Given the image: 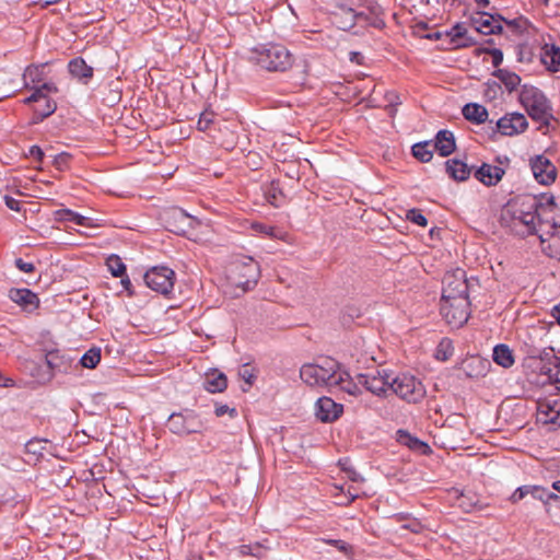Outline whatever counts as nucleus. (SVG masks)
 I'll list each match as a JSON object with an SVG mask.
<instances>
[{"mask_svg":"<svg viewBox=\"0 0 560 560\" xmlns=\"http://www.w3.org/2000/svg\"><path fill=\"white\" fill-rule=\"evenodd\" d=\"M540 206L541 203L534 197H516L504 206L501 220L517 233L536 234L539 221L537 211Z\"/></svg>","mask_w":560,"mask_h":560,"instance_id":"nucleus-1","label":"nucleus"},{"mask_svg":"<svg viewBox=\"0 0 560 560\" xmlns=\"http://www.w3.org/2000/svg\"><path fill=\"white\" fill-rule=\"evenodd\" d=\"M529 166L535 179L545 186L555 183L557 178V168L551 161L544 154L535 155L529 160Z\"/></svg>","mask_w":560,"mask_h":560,"instance_id":"nucleus-15","label":"nucleus"},{"mask_svg":"<svg viewBox=\"0 0 560 560\" xmlns=\"http://www.w3.org/2000/svg\"><path fill=\"white\" fill-rule=\"evenodd\" d=\"M37 91H39L43 98H48L47 95L49 93H57L58 88L54 82H45L39 86H35Z\"/></svg>","mask_w":560,"mask_h":560,"instance_id":"nucleus-52","label":"nucleus"},{"mask_svg":"<svg viewBox=\"0 0 560 560\" xmlns=\"http://www.w3.org/2000/svg\"><path fill=\"white\" fill-rule=\"evenodd\" d=\"M402 528L408 529V530H410L412 533H420L422 526L418 522H411V523L402 525Z\"/></svg>","mask_w":560,"mask_h":560,"instance_id":"nucleus-63","label":"nucleus"},{"mask_svg":"<svg viewBox=\"0 0 560 560\" xmlns=\"http://www.w3.org/2000/svg\"><path fill=\"white\" fill-rule=\"evenodd\" d=\"M454 353V346L451 339L443 338L436 347L435 358L439 361H447Z\"/></svg>","mask_w":560,"mask_h":560,"instance_id":"nucleus-41","label":"nucleus"},{"mask_svg":"<svg viewBox=\"0 0 560 560\" xmlns=\"http://www.w3.org/2000/svg\"><path fill=\"white\" fill-rule=\"evenodd\" d=\"M349 60L352 63L361 66V65L364 63V56L360 51H350L349 52Z\"/></svg>","mask_w":560,"mask_h":560,"instance_id":"nucleus-58","label":"nucleus"},{"mask_svg":"<svg viewBox=\"0 0 560 560\" xmlns=\"http://www.w3.org/2000/svg\"><path fill=\"white\" fill-rule=\"evenodd\" d=\"M446 173L454 180L464 182L469 178L471 168L459 159H451L445 162Z\"/></svg>","mask_w":560,"mask_h":560,"instance_id":"nucleus-26","label":"nucleus"},{"mask_svg":"<svg viewBox=\"0 0 560 560\" xmlns=\"http://www.w3.org/2000/svg\"><path fill=\"white\" fill-rule=\"evenodd\" d=\"M15 92L14 81L7 78L5 73L0 72V98L11 96Z\"/></svg>","mask_w":560,"mask_h":560,"instance_id":"nucleus-43","label":"nucleus"},{"mask_svg":"<svg viewBox=\"0 0 560 560\" xmlns=\"http://www.w3.org/2000/svg\"><path fill=\"white\" fill-rule=\"evenodd\" d=\"M101 361V349L92 348L88 350L80 359L78 366L81 365L86 369H94Z\"/></svg>","mask_w":560,"mask_h":560,"instance_id":"nucleus-40","label":"nucleus"},{"mask_svg":"<svg viewBox=\"0 0 560 560\" xmlns=\"http://www.w3.org/2000/svg\"><path fill=\"white\" fill-rule=\"evenodd\" d=\"M362 0H330L332 23L342 31H350L355 26V18H362V14H355V10Z\"/></svg>","mask_w":560,"mask_h":560,"instance_id":"nucleus-7","label":"nucleus"},{"mask_svg":"<svg viewBox=\"0 0 560 560\" xmlns=\"http://www.w3.org/2000/svg\"><path fill=\"white\" fill-rule=\"evenodd\" d=\"M520 101L534 120L548 122V119L551 117V106L546 95L539 89L524 85Z\"/></svg>","mask_w":560,"mask_h":560,"instance_id":"nucleus-4","label":"nucleus"},{"mask_svg":"<svg viewBox=\"0 0 560 560\" xmlns=\"http://www.w3.org/2000/svg\"><path fill=\"white\" fill-rule=\"evenodd\" d=\"M45 362L51 373L69 374L78 368L70 354L60 350L48 351L45 355Z\"/></svg>","mask_w":560,"mask_h":560,"instance_id":"nucleus-18","label":"nucleus"},{"mask_svg":"<svg viewBox=\"0 0 560 560\" xmlns=\"http://www.w3.org/2000/svg\"><path fill=\"white\" fill-rule=\"evenodd\" d=\"M30 155L37 161H42L44 158V152L38 145H33L30 148Z\"/></svg>","mask_w":560,"mask_h":560,"instance_id":"nucleus-61","label":"nucleus"},{"mask_svg":"<svg viewBox=\"0 0 560 560\" xmlns=\"http://www.w3.org/2000/svg\"><path fill=\"white\" fill-rule=\"evenodd\" d=\"M46 63L42 65H31L26 67V69L23 72V80H24V88H30L31 83H38L44 80V68Z\"/></svg>","mask_w":560,"mask_h":560,"instance_id":"nucleus-36","label":"nucleus"},{"mask_svg":"<svg viewBox=\"0 0 560 560\" xmlns=\"http://www.w3.org/2000/svg\"><path fill=\"white\" fill-rule=\"evenodd\" d=\"M339 371V362L326 357L315 363H305L300 369L301 380L308 386L326 387L332 390L336 376Z\"/></svg>","mask_w":560,"mask_h":560,"instance_id":"nucleus-3","label":"nucleus"},{"mask_svg":"<svg viewBox=\"0 0 560 560\" xmlns=\"http://www.w3.org/2000/svg\"><path fill=\"white\" fill-rule=\"evenodd\" d=\"M213 113L211 112H203L201 113L199 120L197 122V128L200 131H206L209 129L210 125L213 122Z\"/></svg>","mask_w":560,"mask_h":560,"instance_id":"nucleus-49","label":"nucleus"},{"mask_svg":"<svg viewBox=\"0 0 560 560\" xmlns=\"http://www.w3.org/2000/svg\"><path fill=\"white\" fill-rule=\"evenodd\" d=\"M230 413L231 416H234L236 413L235 409L234 408H230L229 406L226 405H221V406H217L215 408V416L217 417H222L224 416L225 413Z\"/></svg>","mask_w":560,"mask_h":560,"instance_id":"nucleus-57","label":"nucleus"},{"mask_svg":"<svg viewBox=\"0 0 560 560\" xmlns=\"http://www.w3.org/2000/svg\"><path fill=\"white\" fill-rule=\"evenodd\" d=\"M397 441L412 451H417L421 454H427L430 451V446L419 440L418 438L412 436L408 431L398 430L397 431Z\"/></svg>","mask_w":560,"mask_h":560,"instance_id":"nucleus-28","label":"nucleus"},{"mask_svg":"<svg viewBox=\"0 0 560 560\" xmlns=\"http://www.w3.org/2000/svg\"><path fill=\"white\" fill-rule=\"evenodd\" d=\"M469 299L441 301L440 310L450 325L462 327L469 318Z\"/></svg>","mask_w":560,"mask_h":560,"instance_id":"nucleus-11","label":"nucleus"},{"mask_svg":"<svg viewBox=\"0 0 560 560\" xmlns=\"http://www.w3.org/2000/svg\"><path fill=\"white\" fill-rule=\"evenodd\" d=\"M355 14H362V18H355V25H368L382 30L385 27L383 20V8L375 0H362Z\"/></svg>","mask_w":560,"mask_h":560,"instance_id":"nucleus-13","label":"nucleus"},{"mask_svg":"<svg viewBox=\"0 0 560 560\" xmlns=\"http://www.w3.org/2000/svg\"><path fill=\"white\" fill-rule=\"evenodd\" d=\"M9 298L16 304L24 307L35 306L38 303V298L28 289H11Z\"/></svg>","mask_w":560,"mask_h":560,"instance_id":"nucleus-30","label":"nucleus"},{"mask_svg":"<svg viewBox=\"0 0 560 560\" xmlns=\"http://www.w3.org/2000/svg\"><path fill=\"white\" fill-rule=\"evenodd\" d=\"M389 390L408 402H419L425 396L422 383L410 374L393 375L390 373Z\"/></svg>","mask_w":560,"mask_h":560,"instance_id":"nucleus-5","label":"nucleus"},{"mask_svg":"<svg viewBox=\"0 0 560 560\" xmlns=\"http://www.w3.org/2000/svg\"><path fill=\"white\" fill-rule=\"evenodd\" d=\"M406 219L408 221H410L411 223L417 224L422 228L428 225L427 218L422 214L421 210L416 209V208H412L407 211Z\"/></svg>","mask_w":560,"mask_h":560,"instance_id":"nucleus-46","label":"nucleus"},{"mask_svg":"<svg viewBox=\"0 0 560 560\" xmlns=\"http://www.w3.org/2000/svg\"><path fill=\"white\" fill-rule=\"evenodd\" d=\"M164 220L167 229L175 234H185L189 230H195L200 222L189 215L180 208L170 209L164 213Z\"/></svg>","mask_w":560,"mask_h":560,"instance_id":"nucleus-12","label":"nucleus"},{"mask_svg":"<svg viewBox=\"0 0 560 560\" xmlns=\"http://www.w3.org/2000/svg\"><path fill=\"white\" fill-rule=\"evenodd\" d=\"M238 374L248 385L253 384L255 375L249 371V369L246 365L243 366Z\"/></svg>","mask_w":560,"mask_h":560,"instance_id":"nucleus-56","label":"nucleus"},{"mask_svg":"<svg viewBox=\"0 0 560 560\" xmlns=\"http://www.w3.org/2000/svg\"><path fill=\"white\" fill-rule=\"evenodd\" d=\"M228 386V378L223 373L207 374L203 387L209 393H222Z\"/></svg>","mask_w":560,"mask_h":560,"instance_id":"nucleus-32","label":"nucleus"},{"mask_svg":"<svg viewBox=\"0 0 560 560\" xmlns=\"http://www.w3.org/2000/svg\"><path fill=\"white\" fill-rule=\"evenodd\" d=\"M540 60L549 71L558 72L560 70V48L555 45H546L542 48Z\"/></svg>","mask_w":560,"mask_h":560,"instance_id":"nucleus-27","label":"nucleus"},{"mask_svg":"<svg viewBox=\"0 0 560 560\" xmlns=\"http://www.w3.org/2000/svg\"><path fill=\"white\" fill-rule=\"evenodd\" d=\"M252 228L254 231H256L258 233L266 234V235H269L272 237L276 236V234H275L276 229L273 226L266 225L262 223H253Z\"/></svg>","mask_w":560,"mask_h":560,"instance_id":"nucleus-53","label":"nucleus"},{"mask_svg":"<svg viewBox=\"0 0 560 560\" xmlns=\"http://www.w3.org/2000/svg\"><path fill=\"white\" fill-rule=\"evenodd\" d=\"M477 55L489 54L492 57L493 67L498 68L503 61V52L498 48H478Z\"/></svg>","mask_w":560,"mask_h":560,"instance_id":"nucleus-47","label":"nucleus"},{"mask_svg":"<svg viewBox=\"0 0 560 560\" xmlns=\"http://www.w3.org/2000/svg\"><path fill=\"white\" fill-rule=\"evenodd\" d=\"M505 170L499 165L482 163L475 172V177L483 185L490 187L495 186L504 176Z\"/></svg>","mask_w":560,"mask_h":560,"instance_id":"nucleus-21","label":"nucleus"},{"mask_svg":"<svg viewBox=\"0 0 560 560\" xmlns=\"http://www.w3.org/2000/svg\"><path fill=\"white\" fill-rule=\"evenodd\" d=\"M55 218L62 222H74L81 226L90 225V218L81 215L80 213L70 209H60L55 212Z\"/></svg>","mask_w":560,"mask_h":560,"instance_id":"nucleus-33","label":"nucleus"},{"mask_svg":"<svg viewBox=\"0 0 560 560\" xmlns=\"http://www.w3.org/2000/svg\"><path fill=\"white\" fill-rule=\"evenodd\" d=\"M49 441L46 439H37V438L31 439L30 441L26 442V444L24 446L25 453L34 456L35 459H38L39 457L43 456L44 451L46 450V444Z\"/></svg>","mask_w":560,"mask_h":560,"instance_id":"nucleus-39","label":"nucleus"},{"mask_svg":"<svg viewBox=\"0 0 560 560\" xmlns=\"http://www.w3.org/2000/svg\"><path fill=\"white\" fill-rule=\"evenodd\" d=\"M143 279L148 288L162 295H167L174 288L175 272L168 267L155 266L144 273Z\"/></svg>","mask_w":560,"mask_h":560,"instance_id":"nucleus-10","label":"nucleus"},{"mask_svg":"<svg viewBox=\"0 0 560 560\" xmlns=\"http://www.w3.org/2000/svg\"><path fill=\"white\" fill-rule=\"evenodd\" d=\"M527 119L523 114L512 113L501 117L493 128V132H500L503 136H514L526 130Z\"/></svg>","mask_w":560,"mask_h":560,"instance_id":"nucleus-16","label":"nucleus"},{"mask_svg":"<svg viewBox=\"0 0 560 560\" xmlns=\"http://www.w3.org/2000/svg\"><path fill=\"white\" fill-rule=\"evenodd\" d=\"M70 74L83 84H88L93 77V68L81 57L71 59L68 63Z\"/></svg>","mask_w":560,"mask_h":560,"instance_id":"nucleus-23","label":"nucleus"},{"mask_svg":"<svg viewBox=\"0 0 560 560\" xmlns=\"http://www.w3.org/2000/svg\"><path fill=\"white\" fill-rule=\"evenodd\" d=\"M432 148L436 150L441 156H448L456 149L455 138L450 130H440L435 136V141Z\"/></svg>","mask_w":560,"mask_h":560,"instance_id":"nucleus-24","label":"nucleus"},{"mask_svg":"<svg viewBox=\"0 0 560 560\" xmlns=\"http://www.w3.org/2000/svg\"><path fill=\"white\" fill-rule=\"evenodd\" d=\"M537 412L539 420L544 423L560 425V400L559 399H538Z\"/></svg>","mask_w":560,"mask_h":560,"instance_id":"nucleus-20","label":"nucleus"},{"mask_svg":"<svg viewBox=\"0 0 560 560\" xmlns=\"http://www.w3.org/2000/svg\"><path fill=\"white\" fill-rule=\"evenodd\" d=\"M342 411L343 406L335 402L330 397H320L315 404V415L322 422H334Z\"/></svg>","mask_w":560,"mask_h":560,"instance_id":"nucleus-19","label":"nucleus"},{"mask_svg":"<svg viewBox=\"0 0 560 560\" xmlns=\"http://www.w3.org/2000/svg\"><path fill=\"white\" fill-rule=\"evenodd\" d=\"M248 61L267 71L284 72L293 65V56L280 44H265L250 49Z\"/></svg>","mask_w":560,"mask_h":560,"instance_id":"nucleus-2","label":"nucleus"},{"mask_svg":"<svg viewBox=\"0 0 560 560\" xmlns=\"http://www.w3.org/2000/svg\"><path fill=\"white\" fill-rule=\"evenodd\" d=\"M70 159H71V155L69 153H67V152L59 153L54 156V165L58 170H63L65 167L68 166Z\"/></svg>","mask_w":560,"mask_h":560,"instance_id":"nucleus-51","label":"nucleus"},{"mask_svg":"<svg viewBox=\"0 0 560 560\" xmlns=\"http://www.w3.org/2000/svg\"><path fill=\"white\" fill-rule=\"evenodd\" d=\"M14 264L15 267L22 272L30 273L35 270V265L33 262L24 261L22 258H16Z\"/></svg>","mask_w":560,"mask_h":560,"instance_id":"nucleus-54","label":"nucleus"},{"mask_svg":"<svg viewBox=\"0 0 560 560\" xmlns=\"http://www.w3.org/2000/svg\"><path fill=\"white\" fill-rule=\"evenodd\" d=\"M167 427L173 434L183 436L201 432L203 423L196 411L191 409H184L168 416Z\"/></svg>","mask_w":560,"mask_h":560,"instance_id":"nucleus-8","label":"nucleus"},{"mask_svg":"<svg viewBox=\"0 0 560 560\" xmlns=\"http://www.w3.org/2000/svg\"><path fill=\"white\" fill-rule=\"evenodd\" d=\"M259 275L258 262L252 257H245L232 264L230 278L235 287L248 291L256 285Z\"/></svg>","mask_w":560,"mask_h":560,"instance_id":"nucleus-6","label":"nucleus"},{"mask_svg":"<svg viewBox=\"0 0 560 560\" xmlns=\"http://www.w3.org/2000/svg\"><path fill=\"white\" fill-rule=\"evenodd\" d=\"M532 486H521L518 487L510 497V500L512 503H517L522 499H524L526 495L530 493Z\"/></svg>","mask_w":560,"mask_h":560,"instance_id":"nucleus-50","label":"nucleus"},{"mask_svg":"<svg viewBox=\"0 0 560 560\" xmlns=\"http://www.w3.org/2000/svg\"><path fill=\"white\" fill-rule=\"evenodd\" d=\"M463 116L465 119L474 124H482L488 119V110L483 105L477 103H468L463 107Z\"/></svg>","mask_w":560,"mask_h":560,"instance_id":"nucleus-29","label":"nucleus"},{"mask_svg":"<svg viewBox=\"0 0 560 560\" xmlns=\"http://www.w3.org/2000/svg\"><path fill=\"white\" fill-rule=\"evenodd\" d=\"M266 200L273 207H280L284 196L280 188L279 182L272 180L269 186L265 189Z\"/></svg>","mask_w":560,"mask_h":560,"instance_id":"nucleus-37","label":"nucleus"},{"mask_svg":"<svg viewBox=\"0 0 560 560\" xmlns=\"http://www.w3.org/2000/svg\"><path fill=\"white\" fill-rule=\"evenodd\" d=\"M412 155L419 160L422 163H428L433 158V151L432 142L431 141H423L418 142L412 145L411 148Z\"/></svg>","mask_w":560,"mask_h":560,"instance_id":"nucleus-35","label":"nucleus"},{"mask_svg":"<svg viewBox=\"0 0 560 560\" xmlns=\"http://www.w3.org/2000/svg\"><path fill=\"white\" fill-rule=\"evenodd\" d=\"M252 556L255 557V558H261L264 556V548L260 544H254L252 545Z\"/></svg>","mask_w":560,"mask_h":560,"instance_id":"nucleus-64","label":"nucleus"},{"mask_svg":"<svg viewBox=\"0 0 560 560\" xmlns=\"http://www.w3.org/2000/svg\"><path fill=\"white\" fill-rule=\"evenodd\" d=\"M534 499L536 500H539L546 504H548V499H549V494H550V491H548L547 489H545L544 487H540V486H532V489H530V493H529Z\"/></svg>","mask_w":560,"mask_h":560,"instance_id":"nucleus-48","label":"nucleus"},{"mask_svg":"<svg viewBox=\"0 0 560 560\" xmlns=\"http://www.w3.org/2000/svg\"><path fill=\"white\" fill-rule=\"evenodd\" d=\"M362 385L359 384V380L353 381L350 374L342 369L339 363V371L336 376V384H334L332 389L342 390L351 396H359L362 394L361 389Z\"/></svg>","mask_w":560,"mask_h":560,"instance_id":"nucleus-22","label":"nucleus"},{"mask_svg":"<svg viewBox=\"0 0 560 560\" xmlns=\"http://www.w3.org/2000/svg\"><path fill=\"white\" fill-rule=\"evenodd\" d=\"M540 350H541V347L526 345L525 353L530 359H538Z\"/></svg>","mask_w":560,"mask_h":560,"instance_id":"nucleus-59","label":"nucleus"},{"mask_svg":"<svg viewBox=\"0 0 560 560\" xmlns=\"http://www.w3.org/2000/svg\"><path fill=\"white\" fill-rule=\"evenodd\" d=\"M457 299H468L466 272L460 268L445 273L443 278L441 301H452Z\"/></svg>","mask_w":560,"mask_h":560,"instance_id":"nucleus-9","label":"nucleus"},{"mask_svg":"<svg viewBox=\"0 0 560 560\" xmlns=\"http://www.w3.org/2000/svg\"><path fill=\"white\" fill-rule=\"evenodd\" d=\"M235 551L241 556H252V545H241L235 549Z\"/></svg>","mask_w":560,"mask_h":560,"instance_id":"nucleus-62","label":"nucleus"},{"mask_svg":"<svg viewBox=\"0 0 560 560\" xmlns=\"http://www.w3.org/2000/svg\"><path fill=\"white\" fill-rule=\"evenodd\" d=\"M319 540L325 542V544H327V545L334 546L339 551L345 553L347 557H351L352 553H353L352 546L350 544L346 542L345 540H341V539H326V538H320Z\"/></svg>","mask_w":560,"mask_h":560,"instance_id":"nucleus-45","label":"nucleus"},{"mask_svg":"<svg viewBox=\"0 0 560 560\" xmlns=\"http://www.w3.org/2000/svg\"><path fill=\"white\" fill-rule=\"evenodd\" d=\"M497 18L487 12H477L471 15L470 24L478 33L483 35L499 34L503 30L499 21L505 20L500 14Z\"/></svg>","mask_w":560,"mask_h":560,"instance_id":"nucleus-17","label":"nucleus"},{"mask_svg":"<svg viewBox=\"0 0 560 560\" xmlns=\"http://www.w3.org/2000/svg\"><path fill=\"white\" fill-rule=\"evenodd\" d=\"M43 100L45 102L44 105L37 106L34 108V119H33L34 122L44 120L45 118L52 115L55 113V110L57 109V104L54 100H51V98H43Z\"/></svg>","mask_w":560,"mask_h":560,"instance_id":"nucleus-38","label":"nucleus"},{"mask_svg":"<svg viewBox=\"0 0 560 560\" xmlns=\"http://www.w3.org/2000/svg\"><path fill=\"white\" fill-rule=\"evenodd\" d=\"M107 266L114 277H122L126 273V265L118 256H110L107 259Z\"/></svg>","mask_w":560,"mask_h":560,"instance_id":"nucleus-44","label":"nucleus"},{"mask_svg":"<svg viewBox=\"0 0 560 560\" xmlns=\"http://www.w3.org/2000/svg\"><path fill=\"white\" fill-rule=\"evenodd\" d=\"M32 89H33V93L24 100L25 104L38 103L43 100L39 91H37V89L35 86Z\"/></svg>","mask_w":560,"mask_h":560,"instance_id":"nucleus-60","label":"nucleus"},{"mask_svg":"<svg viewBox=\"0 0 560 560\" xmlns=\"http://www.w3.org/2000/svg\"><path fill=\"white\" fill-rule=\"evenodd\" d=\"M359 384L372 394L383 397L386 396L390 385V373L376 371V373H366L358 375Z\"/></svg>","mask_w":560,"mask_h":560,"instance_id":"nucleus-14","label":"nucleus"},{"mask_svg":"<svg viewBox=\"0 0 560 560\" xmlns=\"http://www.w3.org/2000/svg\"><path fill=\"white\" fill-rule=\"evenodd\" d=\"M493 361L502 368H511L514 364V355L512 350L503 343L497 345L493 348Z\"/></svg>","mask_w":560,"mask_h":560,"instance_id":"nucleus-31","label":"nucleus"},{"mask_svg":"<svg viewBox=\"0 0 560 560\" xmlns=\"http://www.w3.org/2000/svg\"><path fill=\"white\" fill-rule=\"evenodd\" d=\"M445 36L450 38V43L454 48L470 47L476 44V40L467 35V28L460 24H455L450 31L445 32Z\"/></svg>","mask_w":560,"mask_h":560,"instance_id":"nucleus-25","label":"nucleus"},{"mask_svg":"<svg viewBox=\"0 0 560 560\" xmlns=\"http://www.w3.org/2000/svg\"><path fill=\"white\" fill-rule=\"evenodd\" d=\"M493 75L504 84L509 92L516 90L521 83L520 75L506 69H498L493 72Z\"/></svg>","mask_w":560,"mask_h":560,"instance_id":"nucleus-34","label":"nucleus"},{"mask_svg":"<svg viewBox=\"0 0 560 560\" xmlns=\"http://www.w3.org/2000/svg\"><path fill=\"white\" fill-rule=\"evenodd\" d=\"M4 203H5V206L9 209H11L13 211H18L19 212L21 210V208H20V203H21L20 200L15 199V198H13L11 196H4Z\"/></svg>","mask_w":560,"mask_h":560,"instance_id":"nucleus-55","label":"nucleus"},{"mask_svg":"<svg viewBox=\"0 0 560 560\" xmlns=\"http://www.w3.org/2000/svg\"><path fill=\"white\" fill-rule=\"evenodd\" d=\"M539 360L546 362L548 365H552L555 371L558 369V363L560 362V357H558L552 347L541 348Z\"/></svg>","mask_w":560,"mask_h":560,"instance_id":"nucleus-42","label":"nucleus"}]
</instances>
